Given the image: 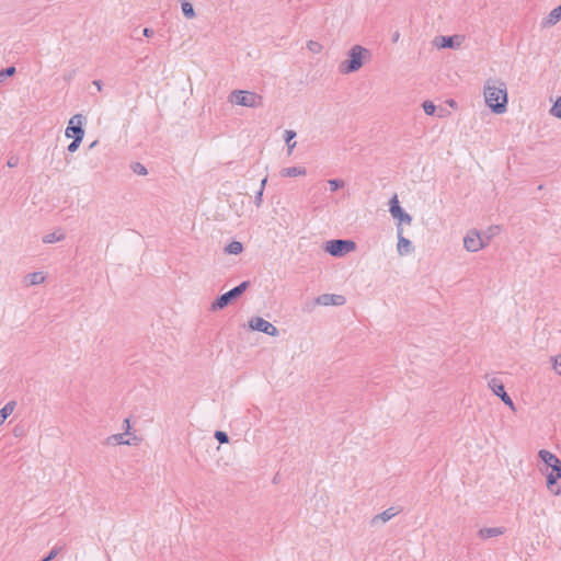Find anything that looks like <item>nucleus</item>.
<instances>
[{
    "mask_svg": "<svg viewBox=\"0 0 561 561\" xmlns=\"http://www.w3.org/2000/svg\"><path fill=\"white\" fill-rule=\"evenodd\" d=\"M61 550H62V548H61V547H57V546H55V547L50 550V552H49L46 557H44V558L42 559V561H51V560H54V559L58 556V553H59Z\"/></svg>",
    "mask_w": 561,
    "mask_h": 561,
    "instance_id": "72a5a7b5",
    "label": "nucleus"
},
{
    "mask_svg": "<svg viewBox=\"0 0 561 561\" xmlns=\"http://www.w3.org/2000/svg\"><path fill=\"white\" fill-rule=\"evenodd\" d=\"M142 34H144V36H146V37H152V36H153V34H154V32H153V30H152V28L145 27V28L142 30Z\"/></svg>",
    "mask_w": 561,
    "mask_h": 561,
    "instance_id": "58836bf2",
    "label": "nucleus"
},
{
    "mask_svg": "<svg viewBox=\"0 0 561 561\" xmlns=\"http://www.w3.org/2000/svg\"><path fill=\"white\" fill-rule=\"evenodd\" d=\"M345 301V297L342 295L323 294L316 298V304L323 306H342Z\"/></svg>",
    "mask_w": 561,
    "mask_h": 561,
    "instance_id": "9b49d317",
    "label": "nucleus"
},
{
    "mask_svg": "<svg viewBox=\"0 0 561 561\" xmlns=\"http://www.w3.org/2000/svg\"><path fill=\"white\" fill-rule=\"evenodd\" d=\"M307 47L313 54H319L322 50V45L316 41H309Z\"/></svg>",
    "mask_w": 561,
    "mask_h": 561,
    "instance_id": "2f4dec72",
    "label": "nucleus"
},
{
    "mask_svg": "<svg viewBox=\"0 0 561 561\" xmlns=\"http://www.w3.org/2000/svg\"><path fill=\"white\" fill-rule=\"evenodd\" d=\"M347 56L348 58L342 61L339 67L340 72L343 75L359 70L364 64V58L370 56V51L360 45H354Z\"/></svg>",
    "mask_w": 561,
    "mask_h": 561,
    "instance_id": "f03ea898",
    "label": "nucleus"
},
{
    "mask_svg": "<svg viewBox=\"0 0 561 561\" xmlns=\"http://www.w3.org/2000/svg\"><path fill=\"white\" fill-rule=\"evenodd\" d=\"M455 36H439L436 37V41H440L438 44L442 48H454L455 47Z\"/></svg>",
    "mask_w": 561,
    "mask_h": 561,
    "instance_id": "5701e85b",
    "label": "nucleus"
},
{
    "mask_svg": "<svg viewBox=\"0 0 561 561\" xmlns=\"http://www.w3.org/2000/svg\"><path fill=\"white\" fill-rule=\"evenodd\" d=\"M561 20V4L554 8L542 21L541 27H550Z\"/></svg>",
    "mask_w": 561,
    "mask_h": 561,
    "instance_id": "4468645a",
    "label": "nucleus"
},
{
    "mask_svg": "<svg viewBox=\"0 0 561 561\" xmlns=\"http://www.w3.org/2000/svg\"><path fill=\"white\" fill-rule=\"evenodd\" d=\"M558 478L549 473L547 476V488L549 491H551L554 495H561V488L557 486Z\"/></svg>",
    "mask_w": 561,
    "mask_h": 561,
    "instance_id": "6ab92c4d",
    "label": "nucleus"
},
{
    "mask_svg": "<svg viewBox=\"0 0 561 561\" xmlns=\"http://www.w3.org/2000/svg\"><path fill=\"white\" fill-rule=\"evenodd\" d=\"M296 137V131L294 130H285V141L288 147V154H290L296 147V141H293V139Z\"/></svg>",
    "mask_w": 561,
    "mask_h": 561,
    "instance_id": "4be33fe9",
    "label": "nucleus"
},
{
    "mask_svg": "<svg viewBox=\"0 0 561 561\" xmlns=\"http://www.w3.org/2000/svg\"><path fill=\"white\" fill-rule=\"evenodd\" d=\"M389 211L391 216L397 219L398 227H401L403 224L410 225L412 221L411 215H409L401 206L398 199V195L394 194L389 201Z\"/></svg>",
    "mask_w": 561,
    "mask_h": 561,
    "instance_id": "423d86ee",
    "label": "nucleus"
},
{
    "mask_svg": "<svg viewBox=\"0 0 561 561\" xmlns=\"http://www.w3.org/2000/svg\"><path fill=\"white\" fill-rule=\"evenodd\" d=\"M249 286L250 282L244 280L229 291L220 295L211 302L210 310L217 311L226 308L230 302L239 298L249 288Z\"/></svg>",
    "mask_w": 561,
    "mask_h": 561,
    "instance_id": "20e7f679",
    "label": "nucleus"
},
{
    "mask_svg": "<svg viewBox=\"0 0 561 561\" xmlns=\"http://www.w3.org/2000/svg\"><path fill=\"white\" fill-rule=\"evenodd\" d=\"M214 436L219 442V444H227V443H229V436H228V434L226 432L216 431Z\"/></svg>",
    "mask_w": 561,
    "mask_h": 561,
    "instance_id": "473e14b6",
    "label": "nucleus"
},
{
    "mask_svg": "<svg viewBox=\"0 0 561 561\" xmlns=\"http://www.w3.org/2000/svg\"><path fill=\"white\" fill-rule=\"evenodd\" d=\"M263 192L262 190H259L254 196V204L256 207H260L263 202Z\"/></svg>",
    "mask_w": 561,
    "mask_h": 561,
    "instance_id": "4c0bfd02",
    "label": "nucleus"
},
{
    "mask_svg": "<svg viewBox=\"0 0 561 561\" xmlns=\"http://www.w3.org/2000/svg\"><path fill=\"white\" fill-rule=\"evenodd\" d=\"M550 114L557 118H561V96L554 102L550 108Z\"/></svg>",
    "mask_w": 561,
    "mask_h": 561,
    "instance_id": "bb28decb",
    "label": "nucleus"
},
{
    "mask_svg": "<svg viewBox=\"0 0 561 561\" xmlns=\"http://www.w3.org/2000/svg\"><path fill=\"white\" fill-rule=\"evenodd\" d=\"M505 530L506 529L504 527H484V528L479 529L478 536L481 539L486 540L489 538L503 535L505 533Z\"/></svg>",
    "mask_w": 561,
    "mask_h": 561,
    "instance_id": "2eb2a0df",
    "label": "nucleus"
},
{
    "mask_svg": "<svg viewBox=\"0 0 561 561\" xmlns=\"http://www.w3.org/2000/svg\"><path fill=\"white\" fill-rule=\"evenodd\" d=\"M538 457L548 466L552 467L556 463H560V459L552 453L546 449H540Z\"/></svg>",
    "mask_w": 561,
    "mask_h": 561,
    "instance_id": "dca6fc26",
    "label": "nucleus"
},
{
    "mask_svg": "<svg viewBox=\"0 0 561 561\" xmlns=\"http://www.w3.org/2000/svg\"><path fill=\"white\" fill-rule=\"evenodd\" d=\"M15 401H9L1 410H0V425L4 423L7 417L13 412L15 408Z\"/></svg>",
    "mask_w": 561,
    "mask_h": 561,
    "instance_id": "aec40b11",
    "label": "nucleus"
},
{
    "mask_svg": "<svg viewBox=\"0 0 561 561\" xmlns=\"http://www.w3.org/2000/svg\"><path fill=\"white\" fill-rule=\"evenodd\" d=\"M448 104H449L450 106H456V102H455L454 100L448 101Z\"/></svg>",
    "mask_w": 561,
    "mask_h": 561,
    "instance_id": "c03bdc74",
    "label": "nucleus"
},
{
    "mask_svg": "<svg viewBox=\"0 0 561 561\" xmlns=\"http://www.w3.org/2000/svg\"><path fill=\"white\" fill-rule=\"evenodd\" d=\"M486 244L482 240L477 230H470L463 238V247L469 252H477L483 249Z\"/></svg>",
    "mask_w": 561,
    "mask_h": 561,
    "instance_id": "9d476101",
    "label": "nucleus"
},
{
    "mask_svg": "<svg viewBox=\"0 0 561 561\" xmlns=\"http://www.w3.org/2000/svg\"><path fill=\"white\" fill-rule=\"evenodd\" d=\"M489 388L492 390V392L499 397L507 407H510L512 410H515L514 402L512 398L506 393L504 385L502 380L499 378H492L489 381Z\"/></svg>",
    "mask_w": 561,
    "mask_h": 561,
    "instance_id": "1a4fd4ad",
    "label": "nucleus"
},
{
    "mask_svg": "<svg viewBox=\"0 0 561 561\" xmlns=\"http://www.w3.org/2000/svg\"><path fill=\"white\" fill-rule=\"evenodd\" d=\"M62 239H64V234L57 236L56 232H51V233L46 234L43 238V242L44 243H54V242L60 241Z\"/></svg>",
    "mask_w": 561,
    "mask_h": 561,
    "instance_id": "c85d7f7f",
    "label": "nucleus"
},
{
    "mask_svg": "<svg viewBox=\"0 0 561 561\" xmlns=\"http://www.w3.org/2000/svg\"><path fill=\"white\" fill-rule=\"evenodd\" d=\"M110 444H129L127 440H124V434H115L107 438Z\"/></svg>",
    "mask_w": 561,
    "mask_h": 561,
    "instance_id": "7c9ffc66",
    "label": "nucleus"
},
{
    "mask_svg": "<svg viewBox=\"0 0 561 561\" xmlns=\"http://www.w3.org/2000/svg\"><path fill=\"white\" fill-rule=\"evenodd\" d=\"M93 84L98 88V91H101L102 90V81L101 80H94L93 81Z\"/></svg>",
    "mask_w": 561,
    "mask_h": 561,
    "instance_id": "a19ab883",
    "label": "nucleus"
},
{
    "mask_svg": "<svg viewBox=\"0 0 561 561\" xmlns=\"http://www.w3.org/2000/svg\"><path fill=\"white\" fill-rule=\"evenodd\" d=\"M397 234H398V252L400 255L410 253L413 249L412 243L409 239L403 237V229L402 227L397 228Z\"/></svg>",
    "mask_w": 561,
    "mask_h": 561,
    "instance_id": "f8f14e48",
    "label": "nucleus"
},
{
    "mask_svg": "<svg viewBox=\"0 0 561 561\" xmlns=\"http://www.w3.org/2000/svg\"><path fill=\"white\" fill-rule=\"evenodd\" d=\"M27 286L38 285L45 280V276L42 272H33L25 276L24 278Z\"/></svg>",
    "mask_w": 561,
    "mask_h": 561,
    "instance_id": "a211bd4d",
    "label": "nucleus"
},
{
    "mask_svg": "<svg viewBox=\"0 0 561 561\" xmlns=\"http://www.w3.org/2000/svg\"><path fill=\"white\" fill-rule=\"evenodd\" d=\"M422 107L427 115H434L436 112V106L432 101H424Z\"/></svg>",
    "mask_w": 561,
    "mask_h": 561,
    "instance_id": "c756f323",
    "label": "nucleus"
},
{
    "mask_svg": "<svg viewBox=\"0 0 561 561\" xmlns=\"http://www.w3.org/2000/svg\"><path fill=\"white\" fill-rule=\"evenodd\" d=\"M228 100L232 104H237L244 107L255 108L263 105L262 95L253 91L233 90L229 94Z\"/></svg>",
    "mask_w": 561,
    "mask_h": 561,
    "instance_id": "7ed1b4c3",
    "label": "nucleus"
},
{
    "mask_svg": "<svg viewBox=\"0 0 561 561\" xmlns=\"http://www.w3.org/2000/svg\"><path fill=\"white\" fill-rule=\"evenodd\" d=\"M486 105L495 114H503L507 110L506 84L499 80H488L484 85Z\"/></svg>",
    "mask_w": 561,
    "mask_h": 561,
    "instance_id": "f257e3e1",
    "label": "nucleus"
},
{
    "mask_svg": "<svg viewBox=\"0 0 561 561\" xmlns=\"http://www.w3.org/2000/svg\"><path fill=\"white\" fill-rule=\"evenodd\" d=\"M329 185H330V190L331 192H335L342 187H344L345 185V182L343 180H340V179H332V180H329Z\"/></svg>",
    "mask_w": 561,
    "mask_h": 561,
    "instance_id": "cd10ccee",
    "label": "nucleus"
},
{
    "mask_svg": "<svg viewBox=\"0 0 561 561\" xmlns=\"http://www.w3.org/2000/svg\"><path fill=\"white\" fill-rule=\"evenodd\" d=\"M85 121V117L82 114H76L73 115L68 123V126L66 128V137L67 138H75L83 139L84 137V129H83V123Z\"/></svg>",
    "mask_w": 561,
    "mask_h": 561,
    "instance_id": "0eeeda50",
    "label": "nucleus"
},
{
    "mask_svg": "<svg viewBox=\"0 0 561 561\" xmlns=\"http://www.w3.org/2000/svg\"><path fill=\"white\" fill-rule=\"evenodd\" d=\"M266 183H267V176H265V178L261 181L260 190L264 191Z\"/></svg>",
    "mask_w": 561,
    "mask_h": 561,
    "instance_id": "37998d69",
    "label": "nucleus"
},
{
    "mask_svg": "<svg viewBox=\"0 0 561 561\" xmlns=\"http://www.w3.org/2000/svg\"><path fill=\"white\" fill-rule=\"evenodd\" d=\"M551 468V474L557 477L558 479H561V462L553 465Z\"/></svg>",
    "mask_w": 561,
    "mask_h": 561,
    "instance_id": "e433bc0d",
    "label": "nucleus"
},
{
    "mask_svg": "<svg viewBox=\"0 0 561 561\" xmlns=\"http://www.w3.org/2000/svg\"><path fill=\"white\" fill-rule=\"evenodd\" d=\"M124 428H125V432L128 433L129 430H130V423H129V419H125L124 420Z\"/></svg>",
    "mask_w": 561,
    "mask_h": 561,
    "instance_id": "ea45409f",
    "label": "nucleus"
},
{
    "mask_svg": "<svg viewBox=\"0 0 561 561\" xmlns=\"http://www.w3.org/2000/svg\"><path fill=\"white\" fill-rule=\"evenodd\" d=\"M243 251V244L239 241H232L226 245L225 252L228 254H240Z\"/></svg>",
    "mask_w": 561,
    "mask_h": 561,
    "instance_id": "412c9836",
    "label": "nucleus"
},
{
    "mask_svg": "<svg viewBox=\"0 0 561 561\" xmlns=\"http://www.w3.org/2000/svg\"><path fill=\"white\" fill-rule=\"evenodd\" d=\"M398 513H399V511H397L394 507H389V508L385 510L383 512H381L380 514H377L376 516H374L370 520V525L375 526L379 522L387 523L388 520L393 518Z\"/></svg>",
    "mask_w": 561,
    "mask_h": 561,
    "instance_id": "ddd939ff",
    "label": "nucleus"
},
{
    "mask_svg": "<svg viewBox=\"0 0 561 561\" xmlns=\"http://www.w3.org/2000/svg\"><path fill=\"white\" fill-rule=\"evenodd\" d=\"M8 165H9V167H13V165H14V164H13V161H11V160H10V161L8 162Z\"/></svg>",
    "mask_w": 561,
    "mask_h": 561,
    "instance_id": "49530a36",
    "label": "nucleus"
},
{
    "mask_svg": "<svg viewBox=\"0 0 561 561\" xmlns=\"http://www.w3.org/2000/svg\"><path fill=\"white\" fill-rule=\"evenodd\" d=\"M249 327L254 331L263 332L271 336L278 335L277 328L261 317H252L249 320Z\"/></svg>",
    "mask_w": 561,
    "mask_h": 561,
    "instance_id": "6e6552de",
    "label": "nucleus"
},
{
    "mask_svg": "<svg viewBox=\"0 0 561 561\" xmlns=\"http://www.w3.org/2000/svg\"><path fill=\"white\" fill-rule=\"evenodd\" d=\"M355 249L356 243L352 240L334 239L325 243V251L335 257L344 256Z\"/></svg>",
    "mask_w": 561,
    "mask_h": 561,
    "instance_id": "39448f33",
    "label": "nucleus"
},
{
    "mask_svg": "<svg viewBox=\"0 0 561 561\" xmlns=\"http://www.w3.org/2000/svg\"><path fill=\"white\" fill-rule=\"evenodd\" d=\"M82 142V139H78L77 137H75L72 139V141L68 145L67 149L69 152H76L80 146V144Z\"/></svg>",
    "mask_w": 561,
    "mask_h": 561,
    "instance_id": "f704fd0d",
    "label": "nucleus"
},
{
    "mask_svg": "<svg viewBox=\"0 0 561 561\" xmlns=\"http://www.w3.org/2000/svg\"><path fill=\"white\" fill-rule=\"evenodd\" d=\"M399 37H400V33L398 31L394 32L393 35H392V42L397 43L399 41Z\"/></svg>",
    "mask_w": 561,
    "mask_h": 561,
    "instance_id": "79ce46f5",
    "label": "nucleus"
},
{
    "mask_svg": "<svg viewBox=\"0 0 561 561\" xmlns=\"http://www.w3.org/2000/svg\"><path fill=\"white\" fill-rule=\"evenodd\" d=\"M552 366L556 373L561 376V355L552 357Z\"/></svg>",
    "mask_w": 561,
    "mask_h": 561,
    "instance_id": "c9c22d12",
    "label": "nucleus"
},
{
    "mask_svg": "<svg viewBox=\"0 0 561 561\" xmlns=\"http://www.w3.org/2000/svg\"><path fill=\"white\" fill-rule=\"evenodd\" d=\"M130 169L135 174H138V175H147L148 174L147 168L140 162H131Z\"/></svg>",
    "mask_w": 561,
    "mask_h": 561,
    "instance_id": "393cba45",
    "label": "nucleus"
},
{
    "mask_svg": "<svg viewBox=\"0 0 561 561\" xmlns=\"http://www.w3.org/2000/svg\"><path fill=\"white\" fill-rule=\"evenodd\" d=\"M16 69L14 66L7 67L0 70V82L4 81L7 78L12 77L15 73Z\"/></svg>",
    "mask_w": 561,
    "mask_h": 561,
    "instance_id": "a878e982",
    "label": "nucleus"
},
{
    "mask_svg": "<svg viewBox=\"0 0 561 561\" xmlns=\"http://www.w3.org/2000/svg\"><path fill=\"white\" fill-rule=\"evenodd\" d=\"M306 173H307V170H306V168H302V167H289V168H284L280 171V174L284 178H294V176H299V175H306Z\"/></svg>",
    "mask_w": 561,
    "mask_h": 561,
    "instance_id": "f3484780",
    "label": "nucleus"
},
{
    "mask_svg": "<svg viewBox=\"0 0 561 561\" xmlns=\"http://www.w3.org/2000/svg\"><path fill=\"white\" fill-rule=\"evenodd\" d=\"M181 8H182L183 15L186 19L195 18V11H194L192 3H190L188 1H183L181 4Z\"/></svg>",
    "mask_w": 561,
    "mask_h": 561,
    "instance_id": "b1692460",
    "label": "nucleus"
},
{
    "mask_svg": "<svg viewBox=\"0 0 561 561\" xmlns=\"http://www.w3.org/2000/svg\"><path fill=\"white\" fill-rule=\"evenodd\" d=\"M95 145H96V141H93V142L90 145V148L95 147Z\"/></svg>",
    "mask_w": 561,
    "mask_h": 561,
    "instance_id": "a18cd8bd",
    "label": "nucleus"
}]
</instances>
